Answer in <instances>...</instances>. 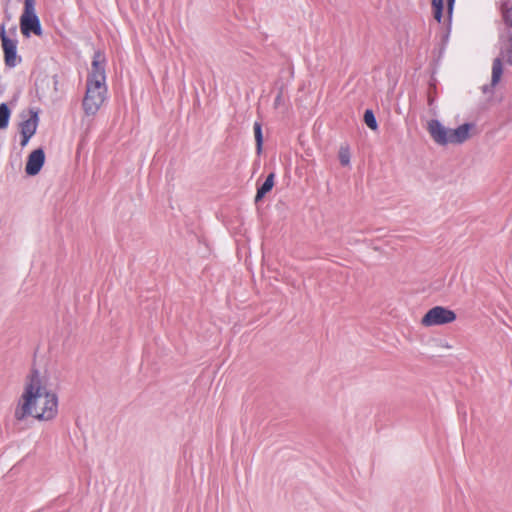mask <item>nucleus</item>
Segmentation results:
<instances>
[{"label":"nucleus","mask_w":512,"mask_h":512,"mask_svg":"<svg viewBox=\"0 0 512 512\" xmlns=\"http://www.w3.org/2000/svg\"><path fill=\"white\" fill-rule=\"evenodd\" d=\"M501 13L504 24L507 27L512 28V4L509 6L508 1H503L501 3Z\"/></svg>","instance_id":"15"},{"label":"nucleus","mask_w":512,"mask_h":512,"mask_svg":"<svg viewBox=\"0 0 512 512\" xmlns=\"http://www.w3.org/2000/svg\"><path fill=\"white\" fill-rule=\"evenodd\" d=\"M455 5V0H447V25L444 29L443 35H442V42L446 45L448 44L449 37L452 30V16H453V9Z\"/></svg>","instance_id":"11"},{"label":"nucleus","mask_w":512,"mask_h":512,"mask_svg":"<svg viewBox=\"0 0 512 512\" xmlns=\"http://www.w3.org/2000/svg\"><path fill=\"white\" fill-rule=\"evenodd\" d=\"M0 37H1V41H2V48L4 51L5 64H6V66L13 68L17 65V62H18L17 42H16V40L9 38L5 34L4 29H2Z\"/></svg>","instance_id":"7"},{"label":"nucleus","mask_w":512,"mask_h":512,"mask_svg":"<svg viewBox=\"0 0 512 512\" xmlns=\"http://www.w3.org/2000/svg\"><path fill=\"white\" fill-rule=\"evenodd\" d=\"M499 41H500V42H502V41H503V37H502V36H500V37H499Z\"/></svg>","instance_id":"24"},{"label":"nucleus","mask_w":512,"mask_h":512,"mask_svg":"<svg viewBox=\"0 0 512 512\" xmlns=\"http://www.w3.org/2000/svg\"><path fill=\"white\" fill-rule=\"evenodd\" d=\"M105 55L101 51L94 54L91 68L86 81V92L83 99V109L86 115H95L107 95Z\"/></svg>","instance_id":"2"},{"label":"nucleus","mask_w":512,"mask_h":512,"mask_svg":"<svg viewBox=\"0 0 512 512\" xmlns=\"http://www.w3.org/2000/svg\"><path fill=\"white\" fill-rule=\"evenodd\" d=\"M509 121H512V111H511V114L509 116Z\"/></svg>","instance_id":"23"},{"label":"nucleus","mask_w":512,"mask_h":512,"mask_svg":"<svg viewBox=\"0 0 512 512\" xmlns=\"http://www.w3.org/2000/svg\"><path fill=\"white\" fill-rule=\"evenodd\" d=\"M276 173L274 171L270 172L264 182L259 184L257 182V191L255 195V203H258L264 199V197L273 189L275 185Z\"/></svg>","instance_id":"10"},{"label":"nucleus","mask_w":512,"mask_h":512,"mask_svg":"<svg viewBox=\"0 0 512 512\" xmlns=\"http://www.w3.org/2000/svg\"><path fill=\"white\" fill-rule=\"evenodd\" d=\"M282 101H283V97H281V94H277L274 99V107L278 108L281 105Z\"/></svg>","instance_id":"18"},{"label":"nucleus","mask_w":512,"mask_h":512,"mask_svg":"<svg viewBox=\"0 0 512 512\" xmlns=\"http://www.w3.org/2000/svg\"><path fill=\"white\" fill-rule=\"evenodd\" d=\"M53 372L33 367L25 377L23 392L14 410L15 420L27 417L38 421H51L58 414V396L51 389Z\"/></svg>","instance_id":"1"},{"label":"nucleus","mask_w":512,"mask_h":512,"mask_svg":"<svg viewBox=\"0 0 512 512\" xmlns=\"http://www.w3.org/2000/svg\"><path fill=\"white\" fill-rule=\"evenodd\" d=\"M429 86L430 88H436V85H435V79H431V81L429 82Z\"/></svg>","instance_id":"21"},{"label":"nucleus","mask_w":512,"mask_h":512,"mask_svg":"<svg viewBox=\"0 0 512 512\" xmlns=\"http://www.w3.org/2000/svg\"><path fill=\"white\" fill-rule=\"evenodd\" d=\"M446 47H447V45L445 43H441L440 44V46H439V57H441L443 55V53L446 50Z\"/></svg>","instance_id":"19"},{"label":"nucleus","mask_w":512,"mask_h":512,"mask_svg":"<svg viewBox=\"0 0 512 512\" xmlns=\"http://www.w3.org/2000/svg\"><path fill=\"white\" fill-rule=\"evenodd\" d=\"M507 41L509 43V47L502 46L500 48V56L493 60L491 82L490 84L482 86V92L484 94L493 92L494 88L500 83L504 72L503 58H505L508 65L512 66V32L510 33Z\"/></svg>","instance_id":"4"},{"label":"nucleus","mask_w":512,"mask_h":512,"mask_svg":"<svg viewBox=\"0 0 512 512\" xmlns=\"http://www.w3.org/2000/svg\"><path fill=\"white\" fill-rule=\"evenodd\" d=\"M428 103H429V105H432V103H433V98L432 97H429Z\"/></svg>","instance_id":"22"},{"label":"nucleus","mask_w":512,"mask_h":512,"mask_svg":"<svg viewBox=\"0 0 512 512\" xmlns=\"http://www.w3.org/2000/svg\"><path fill=\"white\" fill-rule=\"evenodd\" d=\"M30 117L24 119L20 124L22 141L21 146H25L29 139L35 134L38 125V114L37 112L30 110Z\"/></svg>","instance_id":"8"},{"label":"nucleus","mask_w":512,"mask_h":512,"mask_svg":"<svg viewBox=\"0 0 512 512\" xmlns=\"http://www.w3.org/2000/svg\"><path fill=\"white\" fill-rule=\"evenodd\" d=\"M339 162L342 166H348L351 161L350 147L348 144L341 145L338 152Z\"/></svg>","instance_id":"16"},{"label":"nucleus","mask_w":512,"mask_h":512,"mask_svg":"<svg viewBox=\"0 0 512 512\" xmlns=\"http://www.w3.org/2000/svg\"><path fill=\"white\" fill-rule=\"evenodd\" d=\"M363 121L372 131H377L379 129L375 113L371 108L364 111Z\"/></svg>","instance_id":"14"},{"label":"nucleus","mask_w":512,"mask_h":512,"mask_svg":"<svg viewBox=\"0 0 512 512\" xmlns=\"http://www.w3.org/2000/svg\"><path fill=\"white\" fill-rule=\"evenodd\" d=\"M254 137H255V150L257 156H261L263 152L264 145V135L262 123L260 121H255L253 125Z\"/></svg>","instance_id":"12"},{"label":"nucleus","mask_w":512,"mask_h":512,"mask_svg":"<svg viewBox=\"0 0 512 512\" xmlns=\"http://www.w3.org/2000/svg\"><path fill=\"white\" fill-rule=\"evenodd\" d=\"M457 319V314L445 306H434L422 317L421 324L424 327L442 326L450 324Z\"/></svg>","instance_id":"6"},{"label":"nucleus","mask_w":512,"mask_h":512,"mask_svg":"<svg viewBox=\"0 0 512 512\" xmlns=\"http://www.w3.org/2000/svg\"><path fill=\"white\" fill-rule=\"evenodd\" d=\"M285 88H286L285 85L283 83H281V85L278 87L277 94H281V97H283Z\"/></svg>","instance_id":"20"},{"label":"nucleus","mask_w":512,"mask_h":512,"mask_svg":"<svg viewBox=\"0 0 512 512\" xmlns=\"http://www.w3.org/2000/svg\"><path fill=\"white\" fill-rule=\"evenodd\" d=\"M476 126L473 122H465L456 128L446 127L440 120L431 119L427 130L433 141L440 146L448 144H463L471 137V131Z\"/></svg>","instance_id":"3"},{"label":"nucleus","mask_w":512,"mask_h":512,"mask_svg":"<svg viewBox=\"0 0 512 512\" xmlns=\"http://www.w3.org/2000/svg\"><path fill=\"white\" fill-rule=\"evenodd\" d=\"M45 160V154L42 149L34 150L29 156L26 163L25 171L28 175L34 176L39 173Z\"/></svg>","instance_id":"9"},{"label":"nucleus","mask_w":512,"mask_h":512,"mask_svg":"<svg viewBox=\"0 0 512 512\" xmlns=\"http://www.w3.org/2000/svg\"><path fill=\"white\" fill-rule=\"evenodd\" d=\"M444 1L445 0H431L433 17L439 24L442 23L444 17Z\"/></svg>","instance_id":"13"},{"label":"nucleus","mask_w":512,"mask_h":512,"mask_svg":"<svg viewBox=\"0 0 512 512\" xmlns=\"http://www.w3.org/2000/svg\"><path fill=\"white\" fill-rule=\"evenodd\" d=\"M20 30L25 37H29L31 33L37 36L42 35L40 20L35 13V0L24 1V11L20 17Z\"/></svg>","instance_id":"5"},{"label":"nucleus","mask_w":512,"mask_h":512,"mask_svg":"<svg viewBox=\"0 0 512 512\" xmlns=\"http://www.w3.org/2000/svg\"><path fill=\"white\" fill-rule=\"evenodd\" d=\"M10 117V110L7 104L2 103L0 105V129H5L8 126Z\"/></svg>","instance_id":"17"}]
</instances>
